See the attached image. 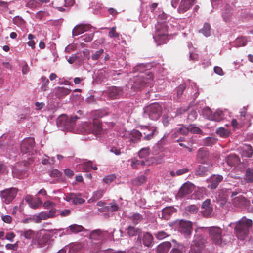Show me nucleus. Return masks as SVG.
<instances>
[{
    "mask_svg": "<svg viewBox=\"0 0 253 253\" xmlns=\"http://www.w3.org/2000/svg\"><path fill=\"white\" fill-rule=\"evenodd\" d=\"M154 80V76L150 71H148L145 73H142L140 75L134 77L129 85L134 91L141 90L146 86H149Z\"/></svg>",
    "mask_w": 253,
    "mask_h": 253,
    "instance_id": "f257e3e1",
    "label": "nucleus"
},
{
    "mask_svg": "<svg viewBox=\"0 0 253 253\" xmlns=\"http://www.w3.org/2000/svg\"><path fill=\"white\" fill-rule=\"evenodd\" d=\"M253 222L251 219L243 217L236 223L234 228L235 233L237 237L243 240L247 236L249 232V228L252 226Z\"/></svg>",
    "mask_w": 253,
    "mask_h": 253,
    "instance_id": "f03ea898",
    "label": "nucleus"
},
{
    "mask_svg": "<svg viewBox=\"0 0 253 253\" xmlns=\"http://www.w3.org/2000/svg\"><path fill=\"white\" fill-rule=\"evenodd\" d=\"M81 131L94 135H101L103 133L102 123L96 119L94 120L92 123L85 122L82 124Z\"/></svg>",
    "mask_w": 253,
    "mask_h": 253,
    "instance_id": "7ed1b4c3",
    "label": "nucleus"
},
{
    "mask_svg": "<svg viewBox=\"0 0 253 253\" xmlns=\"http://www.w3.org/2000/svg\"><path fill=\"white\" fill-rule=\"evenodd\" d=\"M168 36L167 27L165 24H159L156 27L154 38L158 45L166 43Z\"/></svg>",
    "mask_w": 253,
    "mask_h": 253,
    "instance_id": "20e7f679",
    "label": "nucleus"
},
{
    "mask_svg": "<svg viewBox=\"0 0 253 253\" xmlns=\"http://www.w3.org/2000/svg\"><path fill=\"white\" fill-rule=\"evenodd\" d=\"M17 191V189L13 187L5 189L0 191V197L3 202L8 204L15 198Z\"/></svg>",
    "mask_w": 253,
    "mask_h": 253,
    "instance_id": "39448f33",
    "label": "nucleus"
},
{
    "mask_svg": "<svg viewBox=\"0 0 253 253\" xmlns=\"http://www.w3.org/2000/svg\"><path fill=\"white\" fill-rule=\"evenodd\" d=\"M147 112L151 120H157L161 115L162 108L158 103H153L148 106Z\"/></svg>",
    "mask_w": 253,
    "mask_h": 253,
    "instance_id": "423d86ee",
    "label": "nucleus"
},
{
    "mask_svg": "<svg viewBox=\"0 0 253 253\" xmlns=\"http://www.w3.org/2000/svg\"><path fill=\"white\" fill-rule=\"evenodd\" d=\"M206 242V239L204 236L202 235H195L190 249H192V251H197L198 252H202Z\"/></svg>",
    "mask_w": 253,
    "mask_h": 253,
    "instance_id": "0eeeda50",
    "label": "nucleus"
},
{
    "mask_svg": "<svg viewBox=\"0 0 253 253\" xmlns=\"http://www.w3.org/2000/svg\"><path fill=\"white\" fill-rule=\"evenodd\" d=\"M209 232L212 241L216 244L221 245L222 242V229L217 227H211Z\"/></svg>",
    "mask_w": 253,
    "mask_h": 253,
    "instance_id": "6e6552de",
    "label": "nucleus"
},
{
    "mask_svg": "<svg viewBox=\"0 0 253 253\" xmlns=\"http://www.w3.org/2000/svg\"><path fill=\"white\" fill-rule=\"evenodd\" d=\"M179 231L185 237H189L192 233L193 228L192 223L183 219L180 220L178 223Z\"/></svg>",
    "mask_w": 253,
    "mask_h": 253,
    "instance_id": "1a4fd4ad",
    "label": "nucleus"
},
{
    "mask_svg": "<svg viewBox=\"0 0 253 253\" xmlns=\"http://www.w3.org/2000/svg\"><path fill=\"white\" fill-rule=\"evenodd\" d=\"M253 116L247 112V109L244 107L240 112V116L238 118L239 125L241 126H246L249 127L251 125V120Z\"/></svg>",
    "mask_w": 253,
    "mask_h": 253,
    "instance_id": "9d476101",
    "label": "nucleus"
},
{
    "mask_svg": "<svg viewBox=\"0 0 253 253\" xmlns=\"http://www.w3.org/2000/svg\"><path fill=\"white\" fill-rule=\"evenodd\" d=\"M142 134L144 136L143 139L146 141H149L153 138L154 135L157 133V127L154 126H141Z\"/></svg>",
    "mask_w": 253,
    "mask_h": 253,
    "instance_id": "9b49d317",
    "label": "nucleus"
},
{
    "mask_svg": "<svg viewBox=\"0 0 253 253\" xmlns=\"http://www.w3.org/2000/svg\"><path fill=\"white\" fill-rule=\"evenodd\" d=\"M35 146V140L34 138L29 137L24 139L20 146L21 152L26 154L31 152Z\"/></svg>",
    "mask_w": 253,
    "mask_h": 253,
    "instance_id": "f8f14e48",
    "label": "nucleus"
},
{
    "mask_svg": "<svg viewBox=\"0 0 253 253\" xmlns=\"http://www.w3.org/2000/svg\"><path fill=\"white\" fill-rule=\"evenodd\" d=\"M210 153L208 150L204 147L199 148L196 153V160L199 163L206 164L209 160Z\"/></svg>",
    "mask_w": 253,
    "mask_h": 253,
    "instance_id": "ddd939ff",
    "label": "nucleus"
},
{
    "mask_svg": "<svg viewBox=\"0 0 253 253\" xmlns=\"http://www.w3.org/2000/svg\"><path fill=\"white\" fill-rule=\"evenodd\" d=\"M194 189V185L190 182H186L182 185L177 194L180 198L184 197L190 194Z\"/></svg>",
    "mask_w": 253,
    "mask_h": 253,
    "instance_id": "4468645a",
    "label": "nucleus"
},
{
    "mask_svg": "<svg viewBox=\"0 0 253 253\" xmlns=\"http://www.w3.org/2000/svg\"><path fill=\"white\" fill-rule=\"evenodd\" d=\"M107 95L112 99H116L123 95V89L120 87L112 86L108 88Z\"/></svg>",
    "mask_w": 253,
    "mask_h": 253,
    "instance_id": "2eb2a0df",
    "label": "nucleus"
},
{
    "mask_svg": "<svg viewBox=\"0 0 253 253\" xmlns=\"http://www.w3.org/2000/svg\"><path fill=\"white\" fill-rule=\"evenodd\" d=\"M196 0H181L177 9L179 13H183L188 11L195 3Z\"/></svg>",
    "mask_w": 253,
    "mask_h": 253,
    "instance_id": "dca6fc26",
    "label": "nucleus"
},
{
    "mask_svg": "<svg viewBox=\"0 0 253 253\" xmlns=\"http://www.w3.org/2000/svg\"><path fill=\"white\" fill-rule=\"evenodd\" d=\"M125 138L129 139L131 142L137 143L140 140L142 136V133L137 129H133L130 132H127L124 135Z\"/></svg>",
    "mask_w": 253,
    "mask_h": 253,
    "instance_id": "f3484780",
    "label": "nucleus"
},
{
    "mask_svg": "<svg viewBox=\"0 0 253 253\" xmlns=\"http://www.w3.org/2000/svg\"><path fill=\"white\" fill-rule=\"evenodd\" d=\"M126 234L129 237H133L138 235L137 242H139L141 243V235H140L142 232L140 228L136 227L135 226L129 225L126 229Z\"/></svg>",
    "mask_w": 253,
    "mask_h": 253,
    "instance_id": "a211bd4d",
    "label": "nucleus"
},
{
    "mask_svg": "<svg viewBox=\"0 0 253 253\" xmlns=\"http://www.w3.org/2000/svg\"><path fill=\"white\" fill-rule=\"evenodd\" d=\"M222 180L223 177L221 175H212L209 180L210 184L208 185V187L211 189H215Z\"/></svg>",
    "mask_w": 253,
    "mask_h": 253,
    "instance_id": "6ab92c4d",
    "label": "nucleus"
},
{
    "mask_svg": "<svg viewBox=\"0 0 253 253\" xmlns=\"http://www.w3.org/2000/svg\"><path fill=\"white\" fill-rule=\"evenodd\" d=\"M176 212V209L173 207H167L162 210L161 218L168 220L171 215Z\"/></svg>",
    "mask_w": 253,
    "mask_h": 253,
    "instance_id": "aec40b11",
    "label": "nucleus"
},
{
    "mask_svg": "<svg viewBox=\"0 0 253 253\" xmlns=\"http://www.w3.org/2000/svg\"><path fill=\"white\" fill-rule=\"evenodd\" d=\"M234 203L238 207L247 208L250 205V202L242 195L234 198Z\"/></svg>",
    "mask_w": 253,
    "mask_h": 253,
    "instance_id": "412c9836",
    "label": "nucleus"
},
{
    "mask_svg": "<svg viewBox=\"0 0 253 253\" xmlns=\"http://www.w3.org/2000/svg\"><path fill=\"white\" fill-rule=\"evenodd\" d=\"M90 28V25L81 24L77 25L72 31L73 36H76L87 31Z\"/></svg>",
    "mask_w": 253,
    "mask_h": 253,
    "instance_id": "4be33fe9",
    "label": "nucleus"
},
{
    "mask_svg": "<svg viewBox=\"0 0 253 253\" xmlns=\"http://www.w3.org/2000/svg\"><path fill=\"white\" fill-rule=\"evenodd\" d=\"M232 10L229 5H226L222 9V17L226 22L231 21L232 16Z\"/></svg>",
    "mask_w": 253,
    "mask_h": 253,
    "instance_id": "5701e85b",
    "label": "nucleus"
},
{
    "mask_svg": "<svg viewBox=\"0 0 253 253\" xmlns=\"http://www.w3.org/2000/svg\"><path fill=\"white\" fill-rule=\"evenodd\" d=\"M54 92L55 96L60 98L68 95L71 92V90L64 87H58L55 88Z\"/></svg>",
    "mask_w": 253,
    "mask_h": 253,
    "instance_id": "b1692460",
    "label": "nucleus"
},
{
    "mask_svg": "<svg viewBox=\"0 0 253 253\" xmlns=\"http://www.w3.org/2000/svg\"><path fill=\"white\" fill-rule=\"evenodd\" d=\"M143 245L146 247H151L153 244V237L148 232H145L141 236Z\"/></svg>",
    "mask_w": 253,
    "mask_h": 253,
    "instance_id": "393cba45",
    "label": "nucleus"
},
{
    "mask_svg": "<svg viewBox=\"0 0 253 253\" xmlns=\"http://www.w3.org/2000/svg\"><path fill=\"white\" fill-rule=\"evenodd\" d=\"M68 117L66 115L60 116L57 120V124L59 126L64 127L66 129H69Z\"/></svg>",
    "mask_w": 253,
    "mask_h": 253,
    "instance_id": "a878e982",
    "label": "nucleus"
},
{
    "mask_svg": "<svg viewBox=\"0 0 253 253\" xmlns=\"http://www.w3.org/2000/svg\"><path fill=\"white\" fill-rule=\"evenodd\" d=\"M226 162L229 166H234L240 163V159L238 155L235 154H231L226 158Z\"/></svg>",
    "mask_w": 253,
    "mask_h": 253,
    "instance_id": "bb28decb",
    "label": "nucleus"
},
{
    "mask_svg": "<svg viewBox=\"0 0 253 253\" xmlns=\"http://www.w3.org/2000/svg\"><path fill=\"white\" fill-rule=\"evenodd\" d=\"M171 247L169 242H164L159 245L157 248V253H167Z\"/></svg>",
    "mask_w": 253,
    "mask_h": 253,
    "instance_id": "cd10ccee",
    "label": "nucleus"
},
{
    "mask_svg": "<svg viewBox=\"0 0 253 253\" xmlns=\"http://www.w3.org/2000/svg\"><path fill=\"white\" fill-rule=\"evenodd\" d=\"M51 4L54 7L63 11L64 10V7H67V2L66 0H53Z\"/></svg>",
    "mask_w": 253,
    "mask_h": 253,
    "instance_id": "c85d7f7f",
    "label": "nucleus"
},
{
    "mask_svg": "<svg viewBox=\"0 0 253 253\" xmlns=\"http://www.w3.org/2000/svg\"><path fill=\"white\" fill-rule=\"evenodd\" d=\"M127 218L134 225L139 224L143 220V215L138 213H134L132 215L128 216Z\"/></svg>",
    "mask_w": 253,
    "mask_h": 253,
    "instance_id": "c756f323",
    "label": "nucleus"
},
{
    "mask_svg": "<svg viewBox=\"0 0 253 253\" xmlns=\"http://www.w3.org/2000/svg\"><path fill=\"white\" fill-rule=\"evenodd\" d=\"M241 155L243 157H251L253 155V149L252 146L250 145H245L243 147Z\"/></svg>",
    "mask_w": 253,
    "mask_h": 253,
    "instance_id": "7c9ffc66",
    "label": "nucleus"
},
{
    "mask_svg": "<svg viewBox=\"0 0 253 253\" xmlns=\"http://www.w3.org/2000/svg\"><path fill=\"white\" fill-rule=\"evenodd\" d=\"M17 233L20 236H24L26 239H30L33 238L35 235V232L33 230L31 229L28 230H22L17 231Z\"/></svg>",
    "mask_w": 253,
    "mask_h": 253,
    "instance_id": "2f4dec72",
    "label": "nucleus"
},
{
    "mask_svg": "<svg viewBox=\"0 0 253 253\" xmlns=\"http://www.w3.org/2000/svg\"><path fill=\"white\" fill-rule=\"evenodd\" d=\"M210 169L209 167H206L202 165H199L196 170V174L200 176H204L208 174V172Z\"/></svg>",
    "mask_w": 253,
    "mask_h": 253,
    "instance_id": "473e14b6",
    "label": "nucleus"
},
{
    "mask_svg": "<svg viewBox=\"0 0 253 253\" xmlns=\"http://www.w3.org/2000/svg\"><path fill=\"white\" fill-rule=\"evenodd\" d=\"M245 180L247 183H253V168L246 169Z\"/></svg>",
    "mask_w": 253,
    "mask_h": 253,
    "instance_id": "72a5a7b5",
    "label": "nucleus"
},
{
    "mask_svg": "<svg viewBox=\"0 0 253 253\" xmlns=\"http://www.w3.org/2000/svg\"><path fill=\"white\" fill-rule=\"evenodd\" d=\"M147 180V178L145 176L142 175L137 177L132 181L133 185L135 186H139L144 183Z\"/></svg>",
    "mask_w": 253,
    "mask_h": 253,
    "instance_id": "f704fd0d",
    "label": "nucleus"
},
{
    "mask_svg": "<svg viewBox=\"0 0 253 253\" xmlns=\"http://www.w3.org/2000/svg\"><path fill=\"white\" fill-rule=\"evenodd\" d=\"M247 39L244 37L237 38L234 41V44L236 47L244 46L247 44Z\"/></svg>",
    "mask_w": 253,
    "mask_h": 253,
    "instance_id": "c9c22d12",
    "label": "nucleus"
},
{
    "mask_svg": "<svg viewBox=\"0 0 253 253\" xmlns=\"http://www.w3.org/2000/svg\"><path fill=\"white\" fill-rule=\"evenodd\" d=\"M180 126L181 127L177 129L176 131L174 134V135H175V136L179 134L186 135L189 132L188 127H186L183 125H181Z\"/></svg>",
    "mask_w": 253,
    "mask_h": 253,
    "instance_id": "e433bc0d",
    "label": "nucleus"
},
{
    "mask_svg": "<svg viewBox=\"0 0 253 253\" xmlns=\"http://www.w3.org/2000/svg\"><path fill=\"white\" fill-rule=\"evenodd\" d=\"M102 237V232L100 229L95 230L90 234V238L92 240H99Z\"/></svg>",
    "mask_w": 253,
    "mask_h": 253,
    "instance_id": "4c0bfd02",
    "label": "nucleus"
},
{
    "mask_svg": "<svg viewBox=\"0 0 253 253\" xmlns=\"http://www.w3.org/2000/svg\"><path fill=\"white\" fill-rule=\"evenodd\" d=\"M212 121L220 122L224 118V114L222 111L217 110L213 114Z\"/></svg>",
    "mask_w": 253,
    "mask_h": 253,
    "instance_id": "58836bf2",
    "label": "nucleus"
},
{
    "mask_svg": "<svg viewBox=\"0 0 253 253\" xmlns=\"http://www.w3.org/2000/svg\"><path fill=\"white\" fill-rule=\"evenodd\" d=\"M49 240V236L48 234H43L39 237L37 240L38 244L41 246L45 245Z\"/></svg>",
    "mask_w": 253,
    "mask_h": 253,
    "instance_id": "ea45409f",
    "label": "nucleus"
},
{
    "mask_svg": "<svg viewBox=\"0 0 253 253\" xmlns=\"http://www.w3.org/2000/svg\"><path fill=\"white\" fill-rule=\"evenodd\" d=\"M145 164V161L143 160H138L135 158L132 159L131 160V166L135 169H138V167L139 165L140 166H144Z\"/></svg>",
    "mask_w": 253,
    "mask_h": 253,
    "instance_id": "a19ab883",
    "label": "nucleus"
},
{
    "mask_svg": "<svg viewBox=\"0 0 253 253\" xmlns=\"http://www.w3.org/2000/svg\"><path fill=\"white\" fill-rule=\"evenodd\" d=\"M41 80L42 81V84L41 86V91L44 92L48 88L49 81L45 76H42Z\"/></svg>",
    "mask_w": 253,
    "mask_h": 253,
    "instance_id": "79ce46f5",
    "label": "nucleus"
},
{
    "mask_svg": "<svg viewBox=\"0 0 253 253\" xmlns=\"http://www.w3.org/2000/svg\"><path fill=\"white\" fill-rule=\"evenodd\" d=\"M150 152L149 147L143 148L138 152V156L140 158H144L148 156Z\"/></svg>",
    "mask_w": 253,
    "mask_h": 253,
    "instance_id": "37998d69",
    "label": "nucleus"
},
{
    "mask_svg": "<svg viewBox=\"0 0 253 253\" xmlns=\"http://www.w3.org/2000/svg\"><path fill=\"white\" fill-rule=\"evenodd\" d=\"M217 140L213 137H208L203 140V144L206 146H210L216 143Z\"/></svg>",
    "mask_w": 253,
    "mask_h": 253,
    "instance_id": "c03bdc74",
    "label": "nucleus"
},
{
    "mask_svg": "<svg viewBox=\"0 0 253 253\" xmlns=\"http://www.w3.org/2000/svg\"><path fill=\"white\" fill-rule=\"evenodd\" d=\"M104 192V191L103 190H99L94 192L91 198L89 200L88 202H90L91 200L92 201H96L97 200L101 198L102 197Z\"/></svg>",
    "mask_w": 253,
    "mask_h": 253,
    "instance_id": "a18cd8bd",
    "label": "nucleus"
},
{
    "mask_svg": "<svg viewBox=\"0 0 253 253\" xmlns=\"http://www.w3.org/2000/svg\"><path fill=\"white\" fill-rule=\"evenodd\" d=\"M70 231L73 233H77L84 230V228L77 224H73L69 227Z\"/></svg>",
    "mask_w": 253,
    "mask_h": 253,
    "instance_id": "49530a36",
    "label": "nucleus"
},
{
    "mask_svg": "<svg viewBox=\"0 0 253 253\" xmlns=\"http://www.w3.org/2000/svg\"><path fill=\"white\" fill-rule=\"evenodd\" d=\"M203 115L208 120H211L213 118L212 112L209 107L205 108L203 110Z\"/></svg>",
    "mask_w": 253,
    "mask_h": 253,
    "instance_id": "de8ad7c7",
    "label": "nucleus"
},
{
    "mask_svg": "<svg viewBox=\"0 0 253 253\" xmlns=\"http://www.w3.org/2000/svg\"><path fill=\"white\" fill-rule=\"evenodd\" d=\"M200 32L206 37L209 36L211 33V26L208 23H205L203 27L201 29Z\"/></svg>",
    "mask_w": 253,
    "mask_h": 253,
    "instance_id": "09e8293b",
    "label": "nucleus"
},
{
    "mask_svg": "<svg viewBox=\"0 0 253 253\" xmlns=\"http://www.w3.org/2000/svg\"><path fill=\"white\" fill-rule=\"evenodd\" d=\"M216 133L222 137H227L229 134V131L223 127L218 128L216 130Z\"/></svg>",
    "mask_w": 253,
    "mask_h": 253,
    "instance_id": "8fccbe9b",
    "label": "nucleus"
},
{
    "mask_svg": "<svg viewBox=\"0 0 253 253\" xmlns=\"http://www.w3.org/2000/svg\"><path fill=\"white\" fill-rule=\"evenodd\" d=\"M12 174L14 177H16L18 179H22L23 178V174H24L25 173L23 170L20 171L17 169L16 166V167L12 170Z\"/></svg>",
    "mask_w": 253,
    "mask_h": 253,
    "instance_id": "3c124183",
    "label": "nucleus"
},
{
    "mask_svg": "<svg viewBox=\"0 0 253 253\" xmlns=\"http://www.w3.org/2000/svg\"><path fill=\"white\" fill-rule=\"evenodd\" d=\"M185 210L191 214H195L198 211V208L195 205H191L186 207Z\"/></svg>",
    "mask_w": 253,
    "mask_h": 253,
    "instance_id": "603ef678",
    "label": "nucleus"
},
{
    "mask_svg": "<svg viewBox=\"0 0 253 253\" xmlns=\"http://www.w3.org/2000/svg\"><path fill=\"white\" fill-rule=\"evenodd\" d=\"M118 209V206L116 204L111 205L110 206H106L103 210H101V211H111L112 212L116 211Z\"/></svg>",
    "mask_w": 253,
    "mask_h": 253,
    "instance_id": "864d4df0",
    "label": "nucleus"
},
{
    "mask_svg": "<svg viewBox=\"0 0 253 253\" xmlns=\"http://www.w3.org/2000/svg\"><path fill=\"white\" fill-rule=\"evenodd\" d=\"M169 235V234L164 231H159L155 234L156 238L158 240H162Z\"/></svg>",
    "mask_w": 253,
    "mask_h": 253,
    "instance_id": "5fc2aeb1",
    "label": "nucleus"
},
{
    "mask_svg": "<svg viewBox=\"0 0 253 253\" xmlns=\"http://www.w3.org/2000/svg\"><path fill=\"white\" fill-rule=\"evenodd\" d=\"M94 37V33H91L90 34H85L81 37L82 41L84 42H91Z\"/></svg>",
    "mask_w": 253,
    "mask_h": 253,
    "instance_id": "6e6d98bb",
    "label": "nucleus"
},
{
    "mask_svg": "<svg viewBox=\"0 0 253 253\" xmlns=\"http://www.w3.org/2000/svg\"><path fill=\"white\" fill-rule=\"evenodd\" d=\"M189 132L190 131L193 134H200L202 133V130L198 127L193 126L191 125L188 126Z\"/></svg>",
    "mask_w": 253,
    "mask_h": 253,
    "instance_id": "4d7b16f0",
    "label": "nucleus"
},
{
    "mask_svg": "<svg viewBox=\"0 0 253 253\" xmlns=\"http://www.w3.org/2000/svg\"><path fill=\"white\" fill-rule=\"evenodd\" d=\"M79 117L76 115L74 116H71L70 118L68 117L69 129H72L75 124V122Z\"/></svg>",
    "mask_w": 253,
    "mask_h": 253,
    "instance_id": "13d9d810",
    "label": "nucleus"
},
{
    "mask_svg": "<svg viewBox=\"0 0 253 253\" xmlns=\"http://www.w3.org/2000/svg\"><path fill=\"white\" fill-rule=\"evenodd\" d=\"M212 211L211 206L204 208L202 211L203 215L206 217H209L211 214Z\"/></svg>",
    "mask_w": 253,
    "mask_h": 253,
    "instance_id": "bf43d9fd",
    "label": "nucleus"
},
{
    "mask_svg": "<svg viewBox=\"0 0 253 253\" xmlns=\"http://www.w3.org/2000/svg\"><path fill=\"white\" fill-rule=\"evenodd\" d=\"M116 27L115 26L111 28L110 31L108 33V35L110 38H119V33L116 31Z\"/></svg>",
    "mask_w": 253,
    "mask_h": 253,
    "instance_id": "052dcab7",
    "label": "nucleus"
},
{
    "mask_svg": "<svg viewBox=\"0 0 253 253\" xmlns=\"http://www.w3.org/2000/svg\"><path fill=\"white\" fill-rule=\"evenodd\" d=\"M84 199L78 196L77 194L75 193V198H74L73 199V204H74V205L82 204L84 203Z\"/></svg>",
    "mask_w": 253,
    "mask_h": 253,
    "instance_id": "680f3d73",
    "label": "nucleus"
},
{
    "mask_svg": "<svg viewBox=\"0 0 253 253\" xmlns=\"http://www.w3.org/2000/svg\"><path fill=\"white\" fill-rule=\"evenodd\" d=\"M28 38L30 41L27 42V44L31 47L32 49H34L35 48V42L32 39L35 38V36L31 34H29L28 36Z\"/></svg>",
    "mask_w": 253,
    "mask_h": 253,
    "instance_id": "e2e57ef3",
    "label": "nucleus"
},
{
    "mask_svg": "<svg viewBox=\"0 0 253 253\" xmlns=\"http://www.w3.org/2000/svg\"><path fill=\"white\" fill-rule=\"evenodd\" d=\"M185 88L186 85L185 84H181L177 87L176 91L178 97H180L182 95Z\"/></svg>",
    "mask_w": 253,
    "mask_h": 253,
    "instance_id": "0e129e2a",
    "label": "nucleus"
},
{
    "mask_svg": "<svg viewBox=\"0 0 253 253\" xmlns=\"http://www.w3.org/2000/svg\"><path fill=\"white\" fill-rule=\"evenodd\" d=\"M92 168V162L88 161L84 163L83 166V169L85 171H89Z\"/></svg>",
    "mask_w": 253,
    "mask_h": 253,
    "instance_id": "69168bd1",
    "label": "nucleus"
},
{
    "mask_svg": "<svg viewBox=\"0 0 253 253\" xmlns=\"http://www.w3.org/2000/svg\"><path fill=\"white\" fill-rule=\"evenodd\" d=\"M104 50L103 49H100L97 51H96L92 56L91 59L93 60H97L100 56L103 53Z\"/></svg>",
    "mask_w": 253,
    "mask_h": 253,
    "instance_id": "338daca9",
    "label": "nucleus"
},
{
    "mask_svg": "<svg viewBox=\"0 0 253 253\" xmlns=\"http://www.w3.org/2000/svg\"><path fill=\"white\" fill-rule=\"evenodd\" d=\"M42 202L40 200H35L33 199V201L29 205L32 208L36 209L39 208Z\"/></svg>",
    "mask_w": 253,
    "mask_h": 253,
    "instance_id": "774afa93",
    "label": "nucleus"
}]
</instances>
